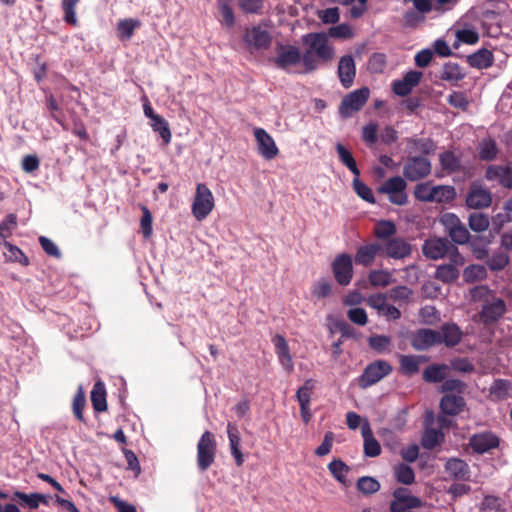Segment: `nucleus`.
I'll list each match as a JSON object with an SVG mask.
<instances>
[{
    "label": "nucleus",
    "mask_w": 512,
    "mask_h": 512,
    "mask_svg": "<svg viewBox=\"0 0 512 512\" xmlns=\"http://www.w3.org/2000/svg\"><path fill=\"white\" fill-rule=\"evenodd\" d=\"M305 50L302 54V64L305 72L318 69L320 64L331 62L335 57L334 47L329 43L328 35L324 32H311L301 38Z\"/></svg>",
    "instance_id": "1"
},
{
    "label": "nucleus",
    "mask_w": 512,
    "mask_h": 512,
    "mask_svg": "<svg viewBox=\"0 0 512 512\" xmlns=\"http://www.w3.org/2000/svg\"><path fill=\"white\" fill-rule=\"evenodd\" d=\"M406 189V180L401 176H393L378 186L376 191L378 194L386 195L390 203L397 206H404L408 203Z\"/></svg>",
    "instance_id": "2"
},
{
    "label": "nucleus",
    "mask_w": 512,
    "mask_h": 512,
    "mask_svg": "<svg viewBox=\"0 0 512 512\" xmlns=\"http://www.w3.org/2000/svg\"><path fill=\"white\" fill-rule=\"evenodd\" d=\"M217 442L210 431H205L197 443V467L201 472L208 470L215 462Z\"/></svg>",
    "instance_id": "3"
},
{
    "label": "nucleus",
    "mask_w": 512,
    "mask_h": 512,
    "mask_svg": "<svg viewBox=\"0 0 512 512\" xmlns=\"http://www.w3.org/2000/svg\"><path fill=\"white\" fill-rule=\"evenodd\" d=\"M215 199L212 191L204 183L196 185V192L191 206L192 214L198 221H203L213 211Z\"/></svg>",
    "instance_id": "4"
},
{
    "label": "nucleus",
    "mask_w": 512,
    "mask_h": 512,
    "mask_svg": "<svg viewBox=\"0 0 512 512\" xmlns=\"http://www.w3.org/2000/svg\"><path fill=\"white\" fill-rule=\"evenodd\" d=\"M393 371L392 365L386 360H375L368 364L363 373L358 378V386L366 389L383 378L388 376Z\"/></svg>",
    "instance_id": "5"
},
{
    "label": "nucleus",
    "mask_w": 512,
    "mask_h": 512,
    "mask_svg": "<svg viewBox=\"0 0 512 512\" xmlns=\"http://www.w3.org/2000/svg\"><path fill=\"white\" fill-rule=\"evenodd\" d=\"M431 171V161L424 156H408L403 165L404 179L411 182L425 179Z\"/></svg>",
    "instance_id": "6"
},
{
    "label": "nucleus",
    "mask_w": 512,
    "mask_h": 512,
    "mask_svg": "<svg viewBox=\"0 0 512 512\" xmlns=\"http://www.w3.org/2000/svg\"><path fill=\"white\" fill-rule=\"evenodd\" d=\"M271 62L277 68L288 71L291 67L302 63V54L298 47L278 42L275 47V56Z\"/></svg>",
    "instance_id": "7"
},
{
    "label": "nucleus",
    "mask_w": 512,
    "mask_h": 512,
    "mask_svg": "<svg viewBox=\"0 0 512 512\" xmlns=\"http://www.w3.org/2000/svg\"><path fill=\"white\" fill-rule=\"evenodd\" d=\"M440 223L444 226L452 242L460 245L468 243L470 233L457 215L444 213L440 218Z\"/></svg>",
    "instance_id": "8"
},
{
    "label": "nucleus",
    "mask_w": 512,
    "mask_h": 512,
    "mask_svg": "<svg viewBox=\"0 0 512 512\" xmlns=\"http://www.w3.org/2000/svg\"><path fill=\"white\" fill-rule=\"evenodd\" d=\"M506 311L505 301L502 298L491 296V299H486L483 303L479 318L484 325H490L501 319Z\"/></svg>",
    "instance_id": "9"
},
{
    "label": "nucleus",
    "mask_w": 512,
    "mask_h": 512,
    "mask_svg": "<svg viewBox=\"0 0 512 512\" xmlns=\"http://www.w3.org/2000/svg\"><path fill=\"white\" fill-rule=\"evenodd\" d=\"M370 91L367 87L354 90L346 95L339 107V112L343 117H349L353 112L359 111L366 104Z\"/></svg>",
    "instance_id": "10"
},
{
    "label": "nucleus",
    "mask_w": 512,
    "mask_h": 512,
    "mask_svg": "<svg viewBox=\"0 0 512 512\" xmlns=\"http://www.w3.org/2000/svg\"><path fill=\"white\" fill-rule=\"evenodd\" d=\"M423 506L420 498L410 494L405 487H398L393 491V500L390 503L391 512H404Z\"/></svg>",
    "instance_id": "11"
},
{
    "label": "nucleus",
    "mask_w": 512,
    "mask_h": 512,
    "mask_svg": "<svg viewBox=\"0 0 512 512\" xmlns=\"http://www.w3.org/2000/svg\"><path fill=\"white\" fill-rule=\"evenodd\" d=\"M243 41L245 44L255 50L268 49L272 43V35L261 25L247 28L243 35Z\"/></svg>",
    "instance_id": "12"
},
{
    "label": "nucleus",
    "mask_w": 512,
    "mask_h": 512,
    "mask_svg": "<svg viewBox=\"0 0 512 512\" xmlns=\"http://www.w3.org/2000/svg\"><path fill=\"white\" fill-rule=\"evenodd\" d=\"M332 271L335 280L339 285L347 286L350 284L353 277V263L351 256L347 253H342L336 256L332 262Z\"/></svg>",
    "instance_id": "13"
},
{
    "label": "nucleus",
    "mask_w": 512,
    "mask_h": 512,
    "mask_svg": "<svg viewBox=\"0 0 512 512\" xmlns=\"http://www.w3.org/2000/svg\"><path fill=\"white\" fill-rule=\"evenodd\" d=\"M492 204V193L478 183H472L466 196V205L472 209L488 208Z\"/></svg>",
    "instance_id": "14"
},
{
    "label": "nucleus",
    "mask_w": 512,
    "mask_h": 512,
    "mask_svg": "<svg viewBox=\"0 0 512 512\" xmlns=\"http://www.w3.org/2000/svg\"><path fill=\"white\" fill-rule=\"evenodd\" d=\"M411 346L417 351H425L435 345H440L438 330L421 328L411 335Z\"/></svg>",
    "instance_id": "15"
},
{
    "label": "nucleus",
    "mask_w": 512,
    "mask_h": 512,
    "mask_svg": "<svg viewBox=\"0 0 512 512\" xmlns=\"http://www.w3.org/2000/svg\"><path fill=\"white\" fill-rule=\"evenodd\" d=\"M412 247L404 238L394 237L382 244V256L393 259H403L410 256Z\"/></svg>",
    "instance_id": "16"
},
{
    "label": "nucleus",
    "mask_w": 512,
    "mask_h": 512,
    "mask_svg": "<svg viewBox=\"0 0 512 512\" xmlns=\"http://www.w3.org/2000/svg\"><path fill=\"white\" fill-rule=\"evenodd\" d=\"M423 73L418 70H410L404 74L401 79L395 80L392 83L393 92L401 97L409 95L412 90L419 85Z\"/></svg>",
    "instance_id": "17"
},
{
    "label": "nucleus",
    "mask_w": 512,
    "mask_h": 512,
    "mask_svg": "<svg viewBox=\"0 0 512 512\" xmlns=\"http://www.w3.org/2000/svg\"><path fill=\"white\" fill-rule=\"evenodd\" d=\"M485 178L488 181H498L503 188L512 190V164L489 165L485 171Z\"/></svg>",
    "instance_id": "18"
},
{
    "label": "nucleus",
    "mask_w": 512,
    "mask_h": 512,
    "mask_svg": "<svg viewBox=\"0 0 512 512\" xmlns=\"http://www.w3.org/2000/svg\"><path fill=\"white\" fill-rule=\"evenodd\" d=\"M499 438L491 431L474 434L469 439V446L477 454H484L499 446Z\"/></svg>",
    "instance_id": "19"
},
{
    "label": "nucleus",
    "mask_w": 512,
    "mask_h": 512,
    "mask_svg": "<svg viewBox=\"0 0 512 512\" xmlns=\"http://www.w3.org/2000/svg\"><path fill=\"white\" fill-rule=\"evenodd\" d=\"M254 136L258 144V153L266 160L274 159L279 154L275 141L263 128H256Z\"/></svg>",
    "instance_id": "20"
},
{
    "label": "nucleus",
    "mask_w": 512,
    "mask_h": 512,
    "mask_svg": "<svg viewBox=\"0 0 512 512\" xmlns=\"http://www.w3.org/2000/svg\"><path fill=\"white\" fill-rule=\"evenodd\" d=\"M451 243L447 238H429L425 240L422 252L427 258L438 260L446 256Z\"/></svg>",
    "instance_id": "21"
},
{
    "label": "nucleus",
    "mask_w": 512,
    "mask_h": 512,
    "mask_svg": "<svg viewBox=\"0 0 512 512\" xmlns=\"http://www.w3.org/2000/svg\"><path fill=\"white\" fill-rule=\"evenodd\" d=\"M377 255L382 256V244L372 242L360 246L355 254L354 260L357 265L369 267L373 264Z\"/></svg>",
    "instance_id": "22"
},
{
    "label": "nucleus",
    "mask_w": 512,
    "mask_h": 512,
    "mask_svg": "<svg viewBox=\"0 0 512 512\" xmlns=\"http://www.w3.org/2000/svg\"><path fill=\"white\" fill-rule=\"evenodd\" d=\"M438 333L440 335V344H444L448 348L455 347L463 338V331L454 322L442 324Z\"/></svg>",
    "instance_id": "23"
},
{
    "label": "nucleus",
    "mask_w": 512,
    "mask_h": 512,
    "mask_svg": "<svg viewBox=\"0 0 512 512\" xmlns=\"http://www.w3.org/2000/svg\"><path fill=\"white\" fill-rule=\"evenodd\" d=\"M337 72L342 86L350 88L356 75V66L351 55H344L340 58Z\"/></svg>",
    "instance_id": "24"
},
{
    "label": "nucleus",
    "mask_w": 512,
    "mask_h": 512,
    "mask_svg": "<svg viewBox=\"0 0 512 512\" xmlns=\"http://www.w3.org/2000/svg\"><path fill=\"white\" fill-rule=\"evenodd\" d=\"M466 406L463 396L447 393L440 400L441 412L445 415L456 416L460 414Z\"/></svg>",
    "instance_id": "25"
},
{
    "label": "nucleus",
    "mask_w": 512,
    "mask_h": 512,
    "mask_svg": "<svg viewBox=\"0 0 512 512\" xmlns=\"http://www.w3.org/2000/svg\"><path fill=\"white\" fill-rule=\"evenodd\" d=\"M272 342L275 346V352L279 358L281 365L288 371H291L293 369V361L286 339L284 338V336L276 334L273 337Z\"/></svg>",
    "instance_id": "26"
},
{
    "label": "nucleus",
    "mask_w": 512,
    "mask_h": 512,
    "mask_svg": "<svg viewBox=\"0 0 512 512\" xmlns=\"http://www.w3.org/2000/svg\"><path fill=\"white\" fill-rule=\"evenodd\" d=\"M362 437L364 439V454L367 457H377L381 454V446L373 436L372 429L368 422H365L361 428Z\"/></svg>",
    "instance_id": "27"
},
{
    "label": "nucleus",
    "mask_w": 512,
    "mask_h": 512,
    "mask_svg": "<svg viewBox=\"0 0 512 512\" xmlns=\"http://www.w3.org/2000/svg\"><path fill=\"white\" fill-rule=\"evenodd\" d=\"M407 147L411 152L425 155H433L436 151V144L431 138L410 137L406 139Z\"/></svg>",
    "instance_id": "28"
},
{
    "label": "nucleus",
    "mask_w": 512,
    "mask_h": 512,
    "mask_svg": "<svg viewBox=\"0 0 512 512\" xmlns=\"http://www.w3.org/2000/svg\"><path fill=\"white\" fill-rule=\"evenodd\" d=\"M421 361H426V358L420 355H400L399 372L402 375L412 376L419 372Z\"/></svg>",
    "instance_id": "29"
},
{
    "label": "nucleus",
    "mask_w": 512,
    "mask_h": 512,
    "mask_svg": "<svg viewBox=\"0 0 512 512\" xmlns=\"http://www.w3.org/2000/svg\"><path fill=\"white\" fill-rule=\"evenodd\" d=\"M493 53L485 48L479 49L477 52L467 56V63L477 69H486L493 65Z\"/></svg>",
    "instance_id": "30"
},
{
    "label": "nucleus",
    "mask_w": 512,
    "mask_h": 512,
    "mask_svg": "<svg viewBox=\"0 0 512 512\" xmlns=\"http://www.w3.org/2000/svg\"><path fill=\"white\" fill-rule=\"evenodd\" d=\"M445 469L447 473L455 479L465 480L469 477L468 464L459 458H452L446 462Z\"/></svg>",
    "instance_id": "31"
},
{
    "label": "nucleus",
    "mask_w": 512,
    "mask_h": 512,
    "mask_svg": "<svg viewBox=\"0 0 512 512\" xmlns=\"http://www.w3.org/2000/svg\"><path fill=\"white\" fill-rule=\"evenodd\" d=\"M90 398L93 409L96 412H104L107 410L106 389L102 382L98 381L94 384Z\"/></svg>",
    "instance_id": "32"
},
{
    "label": "nucleus",
    "mask_w": 512,
    "mask_h": 512,
    "mask_svg": "<svg viewBox=\"0 0 512 512\" xmlns=\"http://www.w3.org/2000/svg\"><path fill=\"white\" fill-rule=\"evenodd\" d=\"M439 162L441 168L448 172L454 173L460 170L461 160L458 156L455 155L452 151H444L439 155Z\"/></svg>",
    "instance_id": "33"
},
{
    "label": "nucleus",
    "mask_w": 512,
    "mask_h": 512,
    "mask_svg": "<svg viewBox=\"0 0 512 512\" xmlns=\"http://www.w3.org/2000/svg\"><path fill=\"white\" fill-rule=\"evenodd\" d=\"M511 389L512 384L509 380L496 379L490 386L489 392L490 395L496 400H504L508 398Z\"/></svg>",
    "instance_id": "34"
},
{
    "label": "nucleus",
    "mask_w": 512,
    "mask_h": 512,
    "mask_svg": "<svg viewBox=\"0 0 512 512\" xmlns=\"http://www.w3.org/2000/svg\"><path fill=\"white\" fill-rule=\"evenodd\" d=\"M80 0H61V8L63 10V20L66 24L73 27L78 26V18L76 15V7Z\"/></svg>",
    "instance_id": "35"
},
{
    "label": "nucleus",
    "mask_w": 512,
    "mask_h": 512,
    "mask_svg": "<svg viewBox=\"0 0 512 512\" xmlns=\"http://www.w3.org/2000/svg\"><path fill=\"white\" fill-rule=\"evenodd\" d=\"M394 476L397 482L404 485H411L415 481L414 470L405 463H399L393 468Z\"/></svg>",
    "instance_id": "36"
},
{
    "label": "nucleus",
    "mask_w": 512,
    "mask_h": 512,
    "mask_svg": "<svg viewBox=\"0 0 512 512\" xmlns=\"http://www.w3.org/2000/svg\"><path fill=\"white\" fill-rule=\"evenodd\" d=\"M339 160L345 165L355 176L359 177L360 171L352 153L341 143L336 145Z\"/></svg>",
    "instance_id": "37"
},
{
    "label": "nucleus",
    "mask_w": 512,
    "mask_h": 512,
    "mask_svg": "<svg viewBox=\"0 0 512 512\" xmlns=\"http://www.w3.org/2000/svg\"><path fill=\"white\" fill-rule=\"evenodd\" d=\"M86 406V397L83 387L80 385L74 395L72 402V410L75 418L80 422L86 424V419L83 415V410Z\"/></svg>",
    "instance_id": "38"
},
{
    "label": "nucleus",
    "mask_w": 512,
    "mask_h": 512,
    "mask_svg": "<svg viewBox=\"0 0 512 512\" xmlns=\"http://www.w3.org/2000/svg\"><path fill=\"white\" fill-rule=\"evenodd\" d=\"M468 225L472 231L481 233L488 229L490 218L484 213L473 212L469 215Z\"/></svg>",
    "instance_id": "39"
},
{
    "label": "nucleus",
    "mask_w": 512,
    "mask_h": 512,
    "mask_svg": "<svg viewBox=\"0 0 512 512\" xmlns=\"http://www.w3.org/2000/svg\"><path fill=\"white\" fill-rule=\"evenodd\" d=\"M396 232L395 224L389 220H381L374 227V235L379 240H384V242L393 238L392 236L395 235Z\"/></svg>",
    "instance_id": "40"
},
{
    "label": "nucleus",
    "mask_w": 512,
    "mask_h": 512,
    "mask_svg": "<svg viewBox=\"0 0 512 512\" xmlns=\"http://www.w3.org/2000/svg\"><path fill=\"white\" fill-rule=\"evenodd\" d=\"M435 277L443 283H452L458 279L459 269L455 265L442 264L436 269Z\"/></svg>",
    "instance_id": "41"
},
{
    "label": "nucleus",
    "mask_w": 512,
    "mask_h": 512,
    "mask_svg": "<svg viewBox=\"0 0 512 512\" xmlns=\"http://www.w3.org/2000/svg\"><path fill=\"white\" fill-rule=\"evenodd\" d=\"M433 202H450L456 196L455 188L447 185H438L432 187Z\"/></svg>",
    "instance_id": "42"
},
{
    "label": "nucleus",
    "mask_w": 512,
    "mask_h": 512,
    "mask_svg": "<svg viewBox=\"0 0 512 512\" xmlns=\"http://www.w3.org/2000/svg\"><path fill=\"white\" fill-rule=\"evenodd\" d=\"M151 127L154 132L159 133L165 144H169L172 139L171 130L168 121L159 115L156 119L151 121Z\"/></svg>",
    "instance_id": "43"
},
{
    "label": "nucleus",
    "mask_w": 512,
    "mask_h": 512,
    "mask_svg": "<svg viewBox=\"0 0 512 512\" xmlns=\"http://www.w3.org/2000/svg\"><path fill=\"white\" fill-rule=\"evenodd\" d=\"M3 245L7 249V253H5V256L8 261L17 262L24 266L29 265L28 257L22 252L20 248L11 244L8 241H4Z\"/></svg>",
    "instance_id": "44"
},
{
    "label": "nucleus",
    "mask_w": 512,
    "mask_h": 512,
    "mask_svg": "<svg viewBox=\"0 0 512 512\" xmlns=\"http://www.w3.org/2000/svg\"><path fill=\"white\" fill-rule=\"evenodd\" d=\"M510 258L506 252H494L486 261L491 271H501L509 264Z\"/></svg>",
    "instance_id": "45"
},
{
    "label": "nucleus",
    "mask_w": 512,
    "mask_h": 512,
    "mask_svg": "<svg viewBox=\"0 0 512 512\" xmlns=\"http://www.w3.org/2000/svg\"><path fill=\"white\" fill-rule=\"evenodd\" d=\"M328 470L337 481L342 484L346 483V475L350 468L341 459L331 461L328 464Z\"/></svg>",
    "instance_id": "46"
},
{
    "label": "nucleus",
    "mask_w": 512,
    "mask_h": 512,
    "mask_svg": "<svg viewBox=\"0 0 512 512\" xmlns=\"http://www.w3.org/2000/svg\"><path fill=\"white\" fill-rule=\"evenodd\" d=\"M387 65L386 54L375 52L373 53L367 62L368 70L373 74L383 73Z\"/></svg>",
    "instance_id": "47"
},
{
    "label": "nucleus",
    "mask_w": 512,
    "mask_h": 512,
    "mask_svg": "<svg viewBox=\"0 0 512 512\" xmlns=\"http://www.w3.org/2000/svg\"><path fill=\"white\" fill-rule=\"evenodd\" d=\"M358 491L365 495H371L379 491L381 485L378 480L370 476H363L356 483Z\"/></svg>",
    "instance_id": "48"
},
{
    "label": "nucleus",
    "mask_w": 512,
    "mask_h": 512,
    "mask_svg": "<svg viewBox=\"0 0 512 512\" xmlns=\"http://www.w3.org/2000/svg\"><path fill=\"white\" fill-rule=\"evenodd\" d=\"M440 77L445 81H459L464 78V74L459 64L448 62L443 66Z\"/></svg>",
    "instance_id": "49"
},
{
    "label": "nucleus",
    "mask_w": 512,
    "mask_h": 512,
    "mask_svg": "<svg viewBox=\"0 0 512 512\" xmlns=\"http://www.w3.org/2000/svg\"><path fill=\"white\" fill-rule=\"evenodd\" d=\"M315 388L314 380L307 379L304 384L297 390L296 398L299 406L310 405L311 395Z\"/></svg>",
    "instance_id": "50"
},
{
    "label": "nucleus",
    "mask_w": 512,
    "mask_h": 512,
    "mask_svg": "<svg viewBox=\"0 0 512 512\" xmlns=\"http://www.w3.org/2000/svg\"><path fill=\"white\" fill-rule=\"evenodd\" d=\"M368 279L374 287H386L392 282V275L385 270H372L369 273Z\"/></svg>",
    "instance_id": "51"
},
{
    "label": "nucleus",
    "mask_w": 512,
    "mask_h": 512,
    "mask_svg": "<svg viewBox=\"0 0 512 512\" xmlns=\"http://www.w3.org/2000/svg\"><path fill=\"white\" fill-rule=\"evenodd\" d=\"M444 365H430L423 371V379L428 383H439L444 380Z\"/></svg>",
    "instance_id": "52"
},
{
    "label": "nucleus",
    "mask_w": 512,
    "mask_h": 512,
    "mask_svg": "<svg viewBox=\"0 0 512 512\" xmlns=\"http://www.w3.org/2000/svg\"><path fill=\"white\" fill-rule=\"evenodd\" d=\"M140 26V21L135 19H124L118 22L117 32L121 39H130L135 28Z\"/></svg>",
    "instance_id": "53"
},
{
    "label": "nucleus",
    "mask_w": 512,
    "mask_h": 512,
    "mask_svg": "<svg viewBox=\"0 0 512 512\" xmlns=\"http://www.w3.org/2000/svg\"><path fill=\"white\" fill-rule=\"evenodd\" d=\"M368 344L371 349L378 353L389 352L391 338L386 335H373L368 338Z\"/></svg>",
    "instance_id": "54"
},
{
    "label": "nucleus",
    "mask_w": 512,
    "mask_h": 512,
    "mask_svg": "<svg viewBox=\"0 0 512 512\" xmlns=\"http://www.w3.org/2000/svg\"><path fill=\"white\" fill-rule=\"evenodd\" d=\"M480 510L504 512L505 502L498 496L486 495L481 502Z\"/></svg>",
    "instance_id": "55"
},
{
    "label": "nucleus",
    "mask_w": 512,
    "mask_h": 512,
    "mask_svg": "<svg viewBox=\"0 0 512 512\" xmlns=\"http://www.w3.org/2000/svg\"><path fill=\"white\" fill-rule=\"evenodd\" d=\"M498 148L493 139L485 140L479 149V158L483 161H492L497 157Z\"/></svg>",
    "instance_id": "56"
},
{
    "label": "nucleus",
    "mask_w": 512,
    "mask_h": 512,
    "mask_svg": "<svg viewBox=\"0 0 512 512\" xmlns=\"http://www.w3.org/2000/svg\"><path fill=\"white\" fill-rule=\"evenodd\" d=\"M353 188L356 194L368 203L374 204L376 202L373 191L359 177L355 176L353 180Z\"/></svg>",
    "instance_id": "57"
},
{
    "label": "nucleus",
    "mask_w": 512,
    "mask_h": 512,
    "mask_svg": "<svg viewBox=\"0 0 512 512\" xmlns=\"http://www.w3.org/2000/svg\"><path fill=\"white\" fill-rule=\"evenodd\" d=\"M17 226V216L13 213L8 214L0 222V238L6 240L12 236L13 230Z\"/></svg>",
    "instance_id": "58"
},
{
    "label": "nucleus",
    "mask_w": 512,
    "mask_h": 512,
    "mask_svg": "<svg viewBox=\"0 0 512 512\" xmlns=\"http://www.w3.org/2000/svg\"><path fill=\"white\" fill-rule=\"evenodd\" d=\"M464 280L468 283H472L486 277V270L481 265H470L463 271Z\"/></svg>",
    "instance_id": "59"
},
{
    "label": "nucleus",
    "mask_w": 512,
    "mask_h": 512,
    "mask_svg": "<svg viewBox=\"0 0 512 512\" xmlns=\"http://www.w3.org/2000/svg\"><path fill=\"white\" fill-rule=\"evenodd\" d=\"M142 217L140 221L141 232L143 237L149 239L153 234V217L150 210L146 206L141 207Z\"/></svg>",
    "instance_id": "60"
},
{
    "label": "nucleus",
    "mask_w": 512,
    "mask_h": 512,
    "mask_svg": "<svg viewBox=\"0 0 512 512\" xmlns=\"http://www.w3.org/2000/svg\"><path fill=\"white\" fill-rule=\"evenodd\" d=\"M14 498L20 500L23 504H25L30 509H37L40 505L42 494H40V493L26 494L21 491H16L14 493Z\"/></svg>",
    "instance_id": "61"
},
{
    "label": "nucleus",
    "mask_w": 512,
    "mask_h": 512,
    "mask_svg": "<svg viewBox=\"0 0 512 512\" xmlns=\"http://www.w3.org/2000/svg\"><path fill=\"white\" fill-rule=\"evenodd\" d=\"M432 187L430 182L418 183L414 189V197L422 202H433Z\"/></svg>",
    "instance_id": "62"
},
{
    "label": "nucleus",
    "mask_w": 512,
    "mask_h": 512,
    "mask_svg": "<svg viewBox=\"0 0 512 512\" xmlns=\"http://www.w3.org/2000/svg\"><path fill=\"white\" fill-rule=\"evenodd\" d=\"M328 37L339 39H350L354 36L352 27L347 23H342L337 26L330 27L328 30Z\"/></svg>",
    "instance_id": "63"
},
{
    "label": "nucleus",
    "mask_w": 512,
    "mask_h": 512,
    "mask_svg": "<svg viewBox=\"0 0 512 512\" xmlns=\"http://www.w3.org/2000/svg\"><path fill=\"white\" fill-rule=\"evenodd\" d=\"M331 283L326 279H320L312 285L311 293L317 299L326 298L331 294Z\"/></svg>",
    "instance_id": "64"
}]
</instances>
